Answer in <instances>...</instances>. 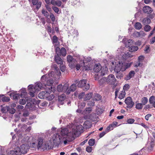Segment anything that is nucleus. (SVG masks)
Wrapping results in <instances>:
<instances>
[{"mask_svg": "<svg viewBox=\"0 0 155 155\" xmlns=\"http://www.w3.org/2000/svg\"><path fill=\"white\" fill-rule=\"evenodd\" d=\"M151 29L150 26L148 25H146L144 27V30L146 32L149 31Z\"/></svg>", "mask_w": 155, "mask_h": 155, "instance_id": "obj_49", "label": "nucleus"}, {"mask_svg": "<svg viewBox=\"0 0 155 155\" xmlns=\"http://www.w3.org/2000/svg\"><path fill=\"white\" fill-rule=\"evenodd\" d=\"M20 94H16L13 95L14 99H18L19 97Z\"/></svg>", "mask_w": 155, "mask_h": 155, "instance_id": "obj_63", "label": "nucleus"}, {"mask_svg": "<svg viewBox=\"0 0 155 155\" xmlns=\"http://www.w3.org/2000/svg\"><path fill=\"white\" fill-rule=\"evenodd\" d=\"M51 3L52 5H56L58 7H60L62 4L61 2L59 0H51Z\"/></svg>", "mask_w": 155, "mask_h": 155, "instance_id": "obj_20", "label": "nucleus"}, {"mask_svg": "<svg viewBox=\"0 0 155 155\" xmlns=\"http://www.w3.org/2000/svg\"><path fill=\"white\" fill-rule=\"evenodd\" d=\"M131 64V63L119 61L117 64L115 69V71L117 73L116 76L117 78L120 80L121 79L123 76V74L120 72L118 73L119 72L120 70L123 71H125L127 69L129 68Z\"/></svg>", "mask_w": 155, "mask_h": 155, "instance_id": "obj_2", "label": "nucleus"}, {"mask_svg": "<svg viewBox=\"0 0 155 155\" xmlns=\"http://www.w3.org/2000/svg\"><path fill=\"white\" fill-rule=\"evenodd\" d=\"M88 104L89 106H94L95 105V102L94 101H91L89 102V103H88Z\"/></svg>", "mask_w": 155, "mask_h": 155, "instance_id": "obj_61", "label": "nucleus"}, {"mask_svg": "<svg viewBox=\"0 0 155 155\" xmlns=\"http://www.w3.org/2000/svg\"><path fill=\"white\" fill-rule=\"evenodd\" d=\"M125 51V48L124 47H121L120 48H118L117 50V52L121 56H122L123 55Z\"/></svg>", "mask_w": 155, "mask_h": 155, "instance_id": "obj_26", "label": "nucleus"}, {"mask_svg": "<svg viewBox=\"0 0 155 155\" xmlns=\"http://www.w3.org/2000/svg\"><path fill=\"white\" fill-rule=\"evenodd\" d=\"M2 100L3 102H8L10 101V99L9 97H2Z\"/></svg>", "mask_w": 155, "mask_h": 155, "instance_id": "obj_52", "label": "nucleus"}, {"mask_svg": "<svg viewBox=\"0 0 155 155\" xmlns=\"http://www.w3.org/2000/svg\"><path fill=\"white\" fill-rule=\"evenodd\" d=\"M9 109V106H6L2 107L1 111L3 113H5L8 112V109Z\"/></svg>", "mask_w": 155, "mask_h": 155, "instance_id": "obj_36", "label": "nucleus"}, {"mask_svg": "<svg viewBox=\"0 0 155 155\" xmlns=\"http://www.w3.org/2000/svg\"><path fill=\"white\" fill-rule=\"evenodd\" d=\"M32 104L31 103H28L26 105V107L27 108H30L32 107Z\"/></svg>", "mask_w": 155, "mask_h": 155, "instance_id": "obj_62", "label": "nucleus"}, {"mask_svg": "<svg viewBox=\"0 0 155 155\" xmlns=\"http://www.w3.org/2000/svg\"><path fill=\"white\" fill-rule=\"evenodd\" d=\"M127 39L126 38H123L122 42L125 44V46L127 47H129L131 45L133 42L132 40L129 39L127 41Z\"/></svg>", "mask_w": 155, "mask_h": 155, "instance_id": "obj_16", "label": "nucleus"}, {"mask_svg": "<svg viewBox=\"0 0 155 155\" xmlns=\"http://www.w3.org/2000/svg\"><path fill=\"white\" fill-rule=\"evenodd\" d=\"M93 94L92 93H89L86 94L84 98V100L86 101L89 100L92 97Z\"/></svg>", "mask_w": 155, "mask_h": 155, "instance_id": "obj_28", "label": "nucleus"}, {"mask_svg": "<svg viewBox=\"0 0 155 155\" xmlns=\"http://www.w3.org/2000/svg\"><path fill=\"white\" fill-rule=\"evenodd\" d=\"M135 72L134 71H130L128 74L125 78V79L127 81L130 79L135 74Z\"/></svg>", "mask_w": 155, "mask_h": 155, "instance_id": "obj_21", "label": "nucleus"}, {"mask_svg": "<svg viewBox=\"0 0 155 155\" xmlns=\"http://www.w3.org/2000/svg\"><path fill=\"white\" fill-rule=\"evenodd\" d=\"M141 102L143 105H145L148 102V99L146 97H143L142 98Z\"/></svg>", "mask_w": 155, "mask_h": 155, "instance_id": "obj_39", "label": "nucleus"}, {"mask_svg": "<svg viewBox=\"0 0 155 155\" xmlns=\"http://www.w3.org/2000/svg\"><path fill=\"white\" fill-rule=\"evenodd\" d=\"M41 12L46 17L48 18L49 17V14L48 12L45 10L43 9L42 10Z\"/></svg>", "mask_w": 155, "mask_h": 155, "instance_id": "obj_40", "label": "nucleus"}, {"mask_svg": "<svg viewBox=\"0 0 155 155\" xmlns=\"http://www.w3.org/2000/svg\"><path fill=\"white\" fill-rule=\"evenodd\" d=\"M155 42V37H153L150 40V44H152L154 43Z\"/></svg>", "mask_w": 155, "mask_h": 155, "instance_id": "obj_64", "label": "nucleus"}, {"mask_svg": "<svg viewBox=\"0 0 155 155\" xmlns=\"http://www.w3.org/2000/svg\"><path fill=\"white\" fill-rule=\"evenodd\" d=\"M68 84L66 83L63 86L62 84H59L58 86L57 90L59 92H66L68 94L70 93V90L68 88Z\"/></svg>", "mask_w": 155, "mask_h": 155, "instance_id": "obj_5", "label": "nucleus"}, {"mask_svg": "<svg viewBox=\"0 0 155 155\" xmlns=\"http://www.w3.org/2000/svg\"><path fill=\"white\" fill-rule=\"evenodd\" d=\"M146 35V33L143 31H140V32L136 31L132 34V36L135 38L139 37L143 38Z\"/></svg>", "mask_w": 155, "mask_h": 155, "instance_id": "obj_10", "label": "nucleus"}, {"mask_svg": "<svg viewBox=\"0 0 155 155\" xmlns=\"http://www.w3.org/2000/svg\"><path fill=\"white\" fill-rule=\"evenodd\" d=\"M155 100V97L154 96H151L149 99V102L150 104H152Z\"/></svg>", "mask_w": 155, "mask_h": 155, "instance_id": "obj_45", "label": "nucleus"}, {"mask_svg": "<svg viewBox=\"0 0 155 155\" xmlns=\"http://www.w3.org/2000/svg\"><path fill=\"white\" fill-rule=\"evenodd\" d=\"M85 103L84 102H82L78 104V106L81 108H83L85 106Z\"/></svg>", "mask_w": 155, "mask_h": 155, "instance_id": "obj_51", "label": "nucleus"}, {"mask_svg": "<svg viewBox=\"0 0 155 155\" xmlns=\"http://www.w3.org/2000/svg\"><path fill=\"white\" fill-rule=\"evenodd\" d=\"M49 16L51 21L54 22L55 20V17L53 14L52 13H50Z\"/></svg>", "mask_w": 155, "mask_h": 155, "instance_id": "obj_53", "label": "nucleus"}, {"mask_svg": "<svg viewBox=\"0 0 155 155\" xmlns=\"http://www.w3.org/2000/svg\"><path fill=\"white\" fill-rule=\"evenodd\" d=\"M150 19L148 18H144L142 21V23L144 25L150 24Z\"/></svg>", "mask_w": 155, "mask_h": 155, "instance_id": "obj_30", "label": "nucleus"}, {"mask_svg": "<svg viewBox=\"0 0 155 155\" xmlns=\"http://www.w3.org/2000/svg\"><path fill=\"white\" fill-rule=\"evenodd\" d=\"M122 56L124 59H126L132 57L133 56L129 53L127 52L126 53H124Z\"/></svg>", "mask_w": 155, "mask_h": 155, "instance_id": "obj_31", "label": "nucleus"}, {"mask_svg": "<svg viewBox=\"0 0 155 155\" xmlns=\"http://www.w3.org/2000/svg\"><path fill=\"white\" fill-rule=\"evenodd\" d=\"M125 103L127 105V107L130 108L132 107L134 104V103L132 101L131 97H128L126 99L125 101Z\"/></svg>", "mask_w": 155, "mask_h": 155, "instance_id": "obj_11", "label": "nucleus"}, {"mask_svg": "<svg viewBox=\"0 0 155 155\" xmlns=\"http://www.w3.org/2000/svg\"><path fill=\"white\" fill-rule=\"evenodd\" d=\"M28 90L29 91L30 95L31 96L33 97L35 96L34 93L36 91L34 88L33 86H29L28 87Z\"/></svg>", "mask_w": 155, "mask_h": 155, "instance_id": "obj_22", "label": "nucleus"}, {"mask_svg": "<svg viewBox=\"0 0 155 155\" xmlns=\"http://www.w3.org/2000/svg\"><path fill=\"white\" fill-rule=\"evenodd\" d=\"M101 99V96L98 94H96L93 98V101H96L100 100Z\"/></svg>", "mask_w": 155, "mask_h": 155, "instance_id": "obj_33", "label": "nucleus"}, {"mask_svg": "<svg viewBox=\"0 0 155 155\" xmlns=\"http://www.w3.org/2000/svg\"><path fill=\"white\" fill-rule=\"evenodd\" d=\"M19 103L20 104L24 105L26 103V100L25 99L21 98L20 100L19 101Z\"/></svg>", "mask_w": 155, "mask_h": 155, "instance_id": "obj_48", "label": "nucleus"}, {"mask_svg": "<svg viewBox=\"0 0 155 155\" xmlns=\"http://www.w3.org/2000/svg\"><path fill=\"white\" fill-rule=\"evenodd\" d=\"M65 98L66 96L64 94H63L58 96V100L59 102H60V103L61 104H64V103L62 101L65 99Z\"/></svg>", "mask_w": 155, "mask_h": 155, "instance_id": "obj_27", "label": "nucleus"}, {"mask_svg": "<svg viewBox=\"0 0 155 155\" xmlns=\"http://www.w3.org/2000/svg\"><path fill=\"white\" fill-rule=\"evenodd\" d=\"M74 132H71V131H69L67 128H65L62 129L61 131V134L62 136H66V137H68L67 138V140L69 142H71L74 139V137L73 136V134H75Z\"/></svg>", "mask_w": 155, "mask_h": 155, "instance_id": "obj_3", "label": "nucleus"}, {"mask_svg": "<svg viewBox=\"0 0 155 155\" xmlns=\"http://www.w3.org/2000/svg\"><path fill=\"white\" fill-rule=\"evenodd\" d=\"M52 41L53 43H57L58 42V38L56 35H54L53 37Z\"/></svg>", "mask_w": 155, "mask_h": 155, "instance_id": "obj_47", "label": "nucleus"}, {"mask_svg": "<svg viewBox=\"0 0 155 155\" xmlns=\"http://www.w3.org/2000/svg\"><path fill=\"white\" fill-rule=\"evenodd\" d=\"M92 148L91 147L88 146L86 148V151L88 153H90L91 152Z\"/></svg>", "mask_w": 155, "mask_h": 155, "instance_id": "obj_59", "label": "nucleus"}, {"mask_svg": "<svg viewBox=\"0 0 155 155\" xmlns=\"http://www.w3.org/2000/svg\"><path fill=\"white\" fill-rule=\"evenodd\" d=\"M76 86L75 84H73L71 86L70 88L68 87V89L71 91H74L76 89Z\"/></svg>", "mask_w": 155, "mask_h": 155, "instance_id": "obj_37", "label": "nucleus"}, {"mask_svg": "<svg viewBox=\"0 0 155 155\" xmlns=\"http://www.w3.org/2000/svg\"><path fill=\"white\" fill-rule=\"evenodd\" d=\"M51 68L53 71L50 72L48 74L44 75L41 77V80L42 83L39 82L35 83V86H34V88L36 91H39L41 89H47L48 87L51 86L54 83L53 78L55 77V74L58 76L61 75V72L56 64H52Z\"/></svg>", "mask_w": 155, "mask_h": 155, "instance_id": "obj_1", "label": "nucleus"}, {"mask_svg": "<svg viewBox=\"0 0 155 155\" xmlns=\"http://www.w3.org/2000/svg\"><path fill=\"white\" fill-rule=\"evenodd\" d=\"M98 82L100 85H104L107 83L106 78L105 77H103L101 78L98 81Z\"/></svg>", "mask_w": 155, "mask_h": 155, "instance_id": "obj_29", "label": "nucleus"}, {"mask_svg": "<svg viewBox=\"0 0 155 155\" xmlns=\"http://www.w3.org/2000/svg\"><path fill=\"white\" fill-rule=\"evenodd\" d=\"M102 66L100 64H95L93 70L95 72L99 73L101 69Z\"/></svg>", "mask_w": 155, "mask_h": 155, "instance_id": "obj_23", "label": "nucleus"}, {"mask_svg": "<svg viewBox=\"0 0 155 155\" xmlns=\"http://www.w3.org/2000/svg\"><path fill=\"white\" fill-rule=\"evenodd\" d=\"M129 85L128 84H125L123 87V90H124L125 91H127L129 88Z\"/></svg>", "mask_w": 155, "mask_h": 155, "instance_id": "obj_58", "label": "nucleus"}, {"mask_svg": "<svg viewBox=\"0 0 155 155\" xmlns=\"http://www.w3.org/2000/svg\"><path fill=\"white\" fill-rule=\"evenodd\" d=\"M106 78L107 83L109 84H114L116 81L114 76L113 74L109 75Z\"/></svg>", "mask_w": 155, "mask_h": 155, "instance_id": "obj_9", "label": "nucleus"}, {"mask_svg": "<svg viewBox=\"0 0 155 155\" xmlns=\"http://www.w3.org/2000/svg\"><path fill=\"white\" fill-rule=\"evenodd\" d=\"M52 8L55 13L58 14V12L59 11V9L56 6H53L52 7Z\"/></svg>", "mask_w": 155, "mask_h": 155, "instance_id": "obj_56", "label": "nucleus"}, {"mask_svg": "<svg viewBox=\"0 0 155 155\" xmlns=\"http://www.w3.org/2000/svg\"><path fill=\"white\" fill-rule=\"evenodd\" d=\"M19 150V147H16L13 150L10 151L8 153V155H20Z\"/></svg>", "mask_w": 155, "mask_h": 155, "instance_id": "obj_14", "label": "nucleus"}, {"mask_svg": "<svg viewBox=\"0 0 155 155\" xmlns=\"http://www.w3.org/2000/svg\"><path fill=\"white\" fill-rule=\"evenodd\" d=\"M15 112V109L13 108H10L9 107V109H8V112L9 113L11 114H14Z\"/></svg>", "mask_w": 155, "mask_h": 155, "instance_id": "obj_50", "label": "nucleus"}, {"mask_svg": "<svg viewBox=\"0 0 155 155\" xmlns=\"http://www.w3.org/2000/svg\"><path fill=\"white\" fill-rule=\"evenodd\" d=\"M115 127L114 124H110L106 128V130H107L108 132L111 130H112Z\"/></svg>", "mask_w": 155, "mask_h": 155, "instance_id": "obj_41", "label": "nucleus"}, {"mask_svg": "<svg viewBox=\"0 0 155 155\" xmlns=\"http://www.w3.org/2000/svg\"><path fill=\"white\" fill-rule=\"evenodd\" d=\"M52 139L54 143L56 145H59L63 140L62 137H61L57 134H54L53 136Z\"/></svg>", "mask_w": 155, "mask_h": 155, "instance_id": "obj_8", "label": "nucleus"}, {"mask_svg": "<svg viewBox=\"0 0 155 155\" xmlns=\"http://www.w3.org/2000/svg\"><path fill=\"white\" fill-rule=\"evenodd\" d=\"M134 119L130 118L127 120V122L129 124H132L134 122Z\"/></svg>", "mask_w": 155, "mask_h": 155, "instance_id": "obj_55", "label": "nucleus"}, {"mask_svg": "<svg viewBox=\"0 0 155 155\" xmlns=\"http://www.w3.org/2000/svg\"><path fill=\"white\" fill-rule=\"evenodd\" d=\"M37 140L35 139H32V141L30 143V147L32 148H37L38 143H37Z\"/></svg>", "mask_w": 155, "mask_h": 155, "instance_id": "obj_24", "label": "nucleus"}, {"mask_svg": "<svg viewBox=\"0 0 155 155\" xmlns=\"http://www.w3.org/2000/svg\"><path fill=\"white\" fill-rule=\"evenodd\" d=\"M38 145L37 149H42L43 150L49 149L51 148L48 144L46 142H43V139L41 137H39L37 140Z\"/></svg>", "mask_w": 155, "mask_h": 155, "instance_id": "obj_4", "label": "nucleus"}, {"mask_svg": "<svg viewBox=\"0 0 155 155\" xmlns=\"http://www.w3.org/2000/svg\"><path fill=\"white\" fill-rule=\"evenodd\" d=\"M95 143V140L94 139H91L89 140L88 141V144L90 146H93Z\"/></svg>", "mask_w": 155, "mask_h": 155, "instance_id": "obj_46", "label": "nucleus"}, {"mask_svg": "<svg viewBox=\"0 0 155 155\" xmlns=\"http://www.w3.org/2000/svg\"><path fill=\"white\" fill-rule=\"evenodd\" d=\"M55 60L58 64L61 65L63 64V61L59 55L55 56Z\"/></svg>", "mask_w": 155, "mask_h": 155, "instance_id": "obj_25", "label": "nucleus"}, {"mask_svg": "<svg viewBox=\"0 0 155 155\" xmlns=\"http://www.w3.org/2000/svg\"><path fill=\"white\" fill-rule=\"evenodd\" d=\"M84 59V60L83 62V64H84V62H89L92 60L91 58V57H87L86 58H85Z\"/></svg>", "mask_w": 155, "mask_h": 155, "instance_id": "obj_43", "label": "nucleus"}, {"mask_svg": "<svg viewBox=\"0 0 155 155\" xmlns=\"http://www.w3.org/2000/svg\"><path fill=\"white\" fill-rule=\"evenodd\" d=\"M66 54V51L64 48H62L61 49L60 55H62L63 56H65Z\"/></svg>", "mask_w": 155, "mask_h": 155, "instance_id": "obj_35", "label": "nucleus"}, {"mask_svg": "<svg viewBox=\"0 0 155 155\" xmlns=\"http://www.w3.org/2000/svg\"><path fill=\"white\" fill-rule=\"evenodd\" d=\"M67 60L68 62L69 63V65L71 68H74V65L72 64L73 62L75 63L76 60L73 58L72 56L71 55H68L67 57Z\"/></svg>", "mask_w": 155, "mask_h": 155, "instance_id": "obj_13", "label": "nucleus"}, {"mask_svg": "<svg viewBox=\"0 0 155 155\" xmlns=\"http://www.w3.org/2000/svg\"><path fill=\"white\" fill-rule=\"evenodd\" d=\"M138 49V47L137 46H132L129 48V51L130 52H134L137 51Z\"/></svg>", "mask_w": 155, "mask_h": 155, "instance_id": "obj_32", "label": "nucleus"}, {"mask_svg": "<svg viewBox=\"0 0 155 155\" xmlns=\"http://www.w3.org/2000/svg\"><path fill=\"white\" fill-rule=\"evenodd\" d=\"M108 131L107 130H106L105 131H103L100 133L99 135V137L100 138H101L103 136H104L107 133Z\"/></svg>", "mask_w": 155, "mask_h": 155, "instance_id": "obj_57", "label": "nucleus"}, {"mask_svg": "<svg viewBox=\"0 0 155 155\" xmlns=\"http://www.w3.org/2000/svg\"><path fill=\"white\" fill-rule=\"evenodd\" d=\"M85 95L84 92H81L79 91H76L74 93V96L77 97L79 99H81Z\"/></svg>", "mask_w": 155, "mask_h": 155, "instance_id": "obj_18", "label": "nucleus"}, {"mask_svg": "<svg viewBox=\"0 0 155 155\" xmlns=\"http://www.w3.org/2000/svg\"><path fill=\"white\" fill-rule=\"evenodd\" d=\"M135 28L137 30H140L142 28V25L140 22H137L135 25Z\"/></svg>", "mask_w": 155, "mask_h": 155, "instance_id": "obj_38", "label": "nucleus"}, {"mask_svg": "<svg viewBox=\"0 0 155 155\" xmlns=\"http://www.w3.org/2000/svg\"><path fill=\"white\" fill-rule=\"evenodd\" d=\"M143 10L144 12L147 14L151 13L152 12V8L149 6H147L144 7L143 8Z\"/></svg>", "mask_w": 155, "mask_h": 155, "instance_id": "obj_19", "label": "nucleus"}, {"mask_svg": "<svg viewBox=\"0 0 155 155\" xmlns=\"http://www.w3.org/2000/svg\"><path fill=\"white\" fill-rule=\"evenodd\" d=\"M120 93L118 98L120 99H122L125 96L126 94L125 92V91L122 90Z\"/></svg>", "mask_w": 155, "mask_h": 155, "instance_id": "obj_34", "label": "nucleus"}, {"mask_svg": "<svg viewBox=\"0 0 155 155\" xmlns=\"http://www.w3.org/2000/svg\"><path fill=\"white\" fill-rule=\"evenodd\" d=\"M54 94H51L50 95H49L48 96V95H47V97H46V98L47 100L51 101L54 98Z\"/></svg>", "mask_w": 155, "mask_h": 155, "instance_id": "obj_42", "label": "nucleus"}, {"mask_svg": "<svg viewBox=\"0 0 155 155\" xmlns=\"http://www.w3.org/2000/svg\"><path fill=\"white\" fill-rule=\"evenodd\" d=\"M101 71L100 72H100L98 73L97 74L95 75L96 76L95 77V80H99V76H104L107 73V69L106 68L105 69L104 68H101Z\"/></svg>", "mask_w": 155, "mask_h": 155, "instance_id": "obj_12", "label": "nucleus"}, {"mask_svg": "<svg viewBox=\"0 0 155 155\" xmlns=\"http://www.w3.org/2000/svg\"><path fill=\"white\" fill-rule=\"evenodd\" d=\"M55 51L57 54V55H60L61 49L59 47H57L55 49Z\"/></svg>", "mask_w": 155, "mask_h": 155, "instance_id": "obj_54", "label": "nucleus"}, {"mask_svg": "<svg viewBox=\"0 0 155 155\" xmlns=\"http://www.w3.org/2000/svg\"><path fill=\"white\" fill-rule=\"evenodd\" d=\"M78 87H83L84 90H87L90 88V85L88 83L87 84V80L83 79L80 81L78 84Z\"/></svg>", "mask_w": 155, "mask_h": 155, "instance_id": "obj_7", "label": "nucleus"}, {"mask_svg": "<svg viewBox=\"0 0 155 155\" xmlns=\"http://www.w3.org/2000/svg\"><path fill=\"white\" fill-rule=\"evenodd\" d=\"M52 87L51 86L48 87L47 91H42L38 95V97L40 99L46 98L47 95L49 94L52 91Z\"/></svg>", "mask_w": 155, "mask_h": 155, "instance_id": "obj_6", "label": "nucleus"}, {"mask_svg": "<svg viewBox=\"0 0 155 155\" xmlns=\"http://www.w3.org/2000/svg\"><path fill=\"white\" fill-rule=\"evenodd\" d=\"M83 130V127L82 125H79L77 126L76 127L75 129H73L72 130V131L74 132H74L75 133V134H73V135L74 134L76 135L77 132H81Z\"/></svg>", "mask_w": 155, "mask_h": 155, "instance_id": "obj_17", "label": "nucleus"}, {"mask_svg": "<svg viewBox=\"0 0 155 155\" xmlns=\"http://www.w3.org/2000/svg\"><path fill=\"white\" fill-rule=\"evenodd\" d=\"M143 105L141 103L137 104L135 107V108L137 109H141L142 108Z\"/></svg>", "mask_w": 155, "mask_h": 155, "instance_id": "obj_44", "label": "nucleus"}, {"mask_svg": "<svg viewBox=\"0 0 155 155\" xmlns=\"http://www.w3.org/2000/svg\"><path fill=\"white\" fill-rule=\"evenodd\" d=\"M27 147V146L24 144L22 145L20 147H19V151L20 153V155H21L22 154H25L26 153L28 150Z\"/></svg>", "mask_w": 155, "mask_h": 155, "instance_id": "obj_15", "label": "nucleus"}, {"mask_svg": "<svg viewBox=\"0 0 155 155\" xmlns=\"http://www.w3.org/2000/svg\"><path fill=\"white\" fill-rule=\"evenodd\" d=\"M140 62L139 61H137L134 64V66L135 67L137 68L138 67L140 66Z\"/></svg>", "mask_w": 155, "mask_h": 155, "instance_id": "obj_60", "label": "nucleus"}]
</instances>
